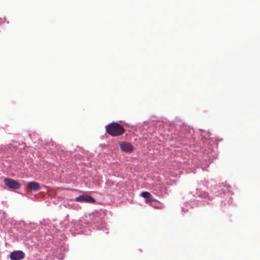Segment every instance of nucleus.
<instances>
[{
    "instance_id": "nucleus-4",
    "label": "nucleus",
    "mask_w": 260,
    "mask_h": 260,
    "mask_svg": "<svg viewBox=\"0 0 260 260\" xmlns=\"http://www.w3.org/2000/svg\"><path fill=\"white\" fill-rule=\"evenodd\" d=\"M4 183L10 188L18 189L20 187V185L17 181L12 179L5 178Z\"/></svg>"
},
{
    "instance_id": "nucleus-1",
    "label": "nucleus",
    "mask_w": 260,
    "mask_h": 260,
    "mask_svg": "<svg viewBox=\"0 0 260 260\" xmlns=\"http://www.w3.org/2000/svg\"><path fill=\"white\" fill-rule=\"evenodd\" d=\"M106 129L107 133L112 136H121L125 132L123 127L117 123H112L107 125Z\"/></svg>"
},
{
    "instance_id": "nucleus-9",
    "label": "nucleus",
    "mask_w": 260,
    "mask_h": 260,
    "mask_svg": "<svg viewBox=\"0 0 260 260\" xmlns=\"http://www.w3.org/2000/svg\"><path fill=\"white\" fill-rule=\"evenodd\" d=\"M157 202V200L153 199H147V200L146 201V203H149V202Z\"/></svg>"
},
{
    "instance_id": "nucleus-3",
    "label": "nucleus",
    "mask_w": 260,
    "mask_h": 260,
    "mask_svg": "<svg viewBox=\"0 0 260 260\" xmlns=\"http://www.w3.org/2000/svg\"><path fill=\"white\" fill-rule=\"evenodd\" d=\"M75 201L76 202H88V203H93L95 202V200L94 199H93L92 197L90 196L85 194V195H82L78 197H77Z\"/></svg>"
},
{
    "instance_id": "nucleus-2",
    "label": "nucleus",
    "mask_w": 260,
    "mask_h": 260,
    "mask_svg": "<svg viewBox=\"0 0 260 260\" xmlns=\"http://www.w3.org/2000/svg\"><path fill=\"white\" fill-rule=\"evenodd\" d=\"M24 253L21 250H16L12 252L10 254L11 260H21L24 258Z\"/></svg>"
},
{
    "instance_id": "nucleus-6",
    "label": "nucleus",
    "mask_w": 260,
    "mask_h": 260,
    "mask_svg": "<svg viewBox=\"0 0 260 260\" xmlns=\"http://www.w3.org/2000/svg\"><path fill=\"white\" fill-rule=\"evenodd\" d=\"M27 188L34 191H38L40 189V184L35 181H31L28 183Z\"/></svg>"
},
{
    "instance_id": "nucleus-7",
    "label": "nucleus",
    "mask_w": 260,
    "mask_h": 260,
    "mask_svg": "<svg viewBox=\"0 0 260 260\" xmlns=\"http://www.w3.org/2000/svg\"><path fill=\"white\" fill-rule=\"evenodd\" d=\"M141 196L145 199H149L151 197V194L148 191H143L141 193Z\"/></svg>"
},
{
    "instance_id": "nucleus-5",
    "label": "nucleus",
    "mask_w": 260,
    "mask_h": 260,
    "mask_svg": "<svg viewBox=\"0 0 260 260\" xmlns=\"http://www.w3.org/2000/svg\"><path fill=\"white\" fill-rule=\"evenodd\" d=\"M120 147L123 151L126 152H131L133 150V146L128 142H123L121 143Z\"/></svg>"
},
{
    "instance_id": "nucleus-8",
    "label": "nucleus",
    "mask_w": 260,
    "mask_h": 260,
    "mask_svg": "<svg viewBox=\"0 0 260 260\" xmlns=\"http://www.w3.org/2000/svg\"><path fill=\"white\" fill-rule=\"evenodd\" d=\"M156 203H157V204H156V205H153L152 204H151V206L155 208H156V209H161L163 207V205L162 204L159 202V201H157V202H155Z\"/></svg>"
}]
</instances>
